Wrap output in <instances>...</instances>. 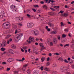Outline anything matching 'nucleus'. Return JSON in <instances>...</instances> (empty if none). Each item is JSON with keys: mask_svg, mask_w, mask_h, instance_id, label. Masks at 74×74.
Here are the masks:
<instances>
[{"mask_svg": "<svg viewBox=\"0 0 74 74\" xmlns=\"http://www.w3.org/2000/svg\"><path fill=\"white\" fill-rule=\"evenodd\" d=\"M10 10L12 11L13 12H18V9L16 8V6L14 5H12L10 7Z\"/></svg>", "mask_w": 74, "mask_h": 74, "instance_id": "f257e3e1", "label": "nucleus"}, {"mask_svg": "<svg viewBox=\"0 0 74 74\" xmlns=\"http://www.w3.org/2000/svg\"><path fill=\"white\" fill-rule=\"evenodd\" d=\"M27 42L28 44H31V42H35L34 38L32 36H31L29 38L28 40H27Z\"/></svg>", "mask_w": 74, "mask_h": 74, "instance_id": "f03ea898", "label": "nucleus"}, {"mask_svg": "<svg viewBox=\"0 0 74 74\" xmlns=\"http://www.w3.org/2000/svg\"><path fill=\"white\" fill-rule=\"evenodd\" d=\"M70 68L69 67H67L65 68V69H64L63 68V67H61L60 68V70L62 72H64V71H66V72H68L69 71H70Z\"/></svg>", "mask_w": 74, "mask_h": 74, "instance_id": "7ed1b4c3", "label": "nucleus"}, {"mask_svg": "<svg viewBox=\"0 0 74 74\" xmlns=\"http://www.w3.org/2000/svg\"><path fill=\"white\" fill-rule=\"evenodd\" d=\"M11 25L10 23L9 22L5 23H3V24L2 25L3 27H4V28H8L10 27V26Z\"/></svg>", "mask_w": 74, "mask_h": 74, "instance_id": "20e7f679", "label": "nucleus"}, {"mask_svg": "<svg viewBox=\"0 0 74 74\" xmlns=\"http://www.w3.org/2000/svg\"><path fill=\"white\" fill-rule=\"evenodd\" d=\"M32 33H34L35 36H37L40 34V32L38 31L36 29H34L32 31Z\"/></svg>", "mask_w": 74, "mask_h": 74, "instance_id": "39448f33", "label": "nucleus"}, {"mask_svg": "<svg viewBox=\"0 0 74 74\" xmlns=\"http://www.w3.org/2000/svg\"><path fill=\"white\" fill-rule=\"evenodd\" d=\"M21 38L20 36V35L19 34H17L15 36L14 38V39L15 41H17V40H20Z\"/></svg>", "mask_w": 74, "mask_h": 74, "instance_id": "423d86ee", "label": "nucleus"}, {"mask_svg": "<svg viewBox=\"0 0 74 74\" xmlns=\"http://www.w3.org/2000/svg\"><path fill=\"white\" fill-rule=\"evenodd\" d=\"M34 26V24L33 23H28L27 24V26L29 28H32Z\"/></svg>", "mask_w": 74, "mask_h": 74, "instance_id": "0eeeda50", "label": "nucleus"}, {"mask_svg": "<svg viewBox=\"0 0 74 74\" xmlns=\"http://www.w3.org/2000/svg\"><path fill=\"white\" fill-rule=\"evenodd\" d=\"M0 14L1 15H0V18L1 19V18H3V16H4V14H5L4 10L2 11L0 13Z\"/></svg>", "mask_w": 74, "mask_h": 74, "instance_id": "6e6552de", "label": "nucleus"}, {"mask_svg": "<svg viewBox=\"0 0 74 74\" xmlns=\"http://www.w3.org/2000/svg\"><path fill=\"white\" fill-rule=\"evenodd\" d=\"M16 21H18V22H20L21 20H23V18L21 17H17L16 18Z\"/></svg>", "mask_w": 74, "mask_h": 74, "instance_id": "1a4fd4ad", "label": "nucleus"}, {"mask_svg": "<svg viewBox=\"0 0 74 74\" xmlns=\"http://www.w3.org/2000/svg\"><path fill=\"white\" fill-rule=\"evenodd\" d=\"M15 60V59L14 58H10L8 59L7 61L9 63H11V62H13Z\"/></svg>", "mask_w": 74, "mask_h": 74, "instance_id": "9d476101", "label": "nucleus"}, {"mask_svg": "<svg viewBox=\"0 0 74 74\" xmlns=\"http://www.w3.org/2000/svg\"><path fill=\"white\" fill-rule=\"evenodd\" d=\"M21 29H17L15 30V34H17V33H19L21 32Z\"/></svg>", "mask_w": 74, "mask_h": 74, "instance_id": "9b49d317", "label": "nucleus"}, {"mask_svg": "<svg viewBox=\"0 0 74 74\" xmlns=\"http://www.w3.org/2000/svg\"><path fill=\"white\" fill-rule=\"evenodd\" d=\"M9 52L11 54H14V53H15V52L14 50L12 49H10L9 50Z\"/></svg>", "mask_w": 74, "mask_h": 74, "instance_id": "f8f14e48", "label": "nucleus"}, {"mask_svg": "<svg viewBox=\"0 0 74 74\" xmlns=\"http://www.w3.org/2000/svg\"><path fill=\"white\" fill-rule=\"evenodd\" d=\"M53 42L55 44H57L58 43V39L56 38H54L53 40Z\"/></svg>", "mask_w": 74, "mask_h": 74, "instance_id": "ddd939ff", "label": "nucleus"}, {"mask_svg": "<svg viewBox=\"0 0 74 74\" xmlns=\"http://www.w3.org/2000/svg\"><path fill=\"white\" fill-rule=\"evenodd\" d=\"M44 70L45 71H50L51 69L48 68L47 67H45L44 68Z\"/></svg>", "mask_w": 74, "mask_h": 74, "instance_id": "4468645a", "label": "nucleus"}, {"mask_svg": "<svg viewBox=\"0 0 74 74\" xmlns=\"http://www.w3.org/2000/svg\"><path fill=\"white\" fill-rule=\"evenodd\" d=\"M21 71L23 73H26V68L23 67L21 68Z\"/></svg>", "mask_w": 74, "mask_h": 74, "instance_id": "2eb2a0df", "label": "nucleus"}, {"mask_svg": "<svg viewBox=\"0 0 74 74\" xmlns=\"http://www.w3.org/2000/svg\"><path fill=\"white\" fill-rule=\"evenodd\" d=\"M7 44L5 42H3L2 44H1V47H5L7 45Z\"/></svg>", "mask_w": 74, "mask_h": 74, "instance_id": "dca6fc26", "label": "nucleus"}, {"mask_svg": "<svg viewBox=\"0 0 74 74\" xmlns=\"http://www.w3.org/2000/svg\"><path fill=\"white\" fill-rule=\"evenodd\" d=\"M39 73L38 70H35L34 71L33 74H38Z\"/></svg>", "mask_w": 74, "mask_h": 74, "instance_id": "f3484780", "label": "nucleus"}, {"mask_svg": "<svg viewBox=\"0 0 74 74\" xmlns=\"http://www.w3.org/2000/svg\"><path fill=\"white\" fill-rule=\"evenodd\" d=\"M48 14L51 16H53L55 15V14L53 12H49L48 13Z\"/></svg>", "mask_w": 74, "mask_h": 74, "instance_id": "a211bd4d", "label": "nucleus"}, {"mask_svg": "<svg viewBox=\"0 0 74 74\" xmlns=\"http://www.w3.org/2000/svg\"><path fill=\"white\" fill-rule=\"evenodd\" d=\"M17 24L18 25V27L19 28H21V27H22V26H23V25H22V24L21 23H18Z\"/></svg>", "mask_w": 74, "mask_h": 74, "instance_id": "6ab92c4d", "label": "nucleus"}, {"mask_svg": "<svg viewBox=\"0 0 74 74\" xmlns=\"http://www.w3.org/2000/svg\"><path fill=\"white\" fill-rule=\"evenodd\" d=\"M11 47L12 49H15L16 48V46L14 44L11 45Z\"/></svg>", "mask_w": 74, "mask_h": 74, "instance_id": "aec40b11", "label": "nucleus"}, {"mask_svg": "<svg viewBox=\"0 0 74 74\" xmlns=\"http://www.w3.org/2000/svg\"><path fill=\"white\" fill-rule=\"evenodd\" d=\"M61 16H68V14L65 13L64 14H62L61 15Z\"/></svg>", "mask_w": 74, "mask_h": 74, "instance_id": "412c9836", "label": "nucleus"}, {"mask_svg": "<svg viewBox=\"0 0 74 74\" xmlns=\"http://www.w3.org/2000/svg\"><path fill=\"white\" fill-rule=\"evenodd\" d=\"M48 44L50 46H53V43L52 42H50L48 43Z\"/></svg>", "mask_w": 74, "mask_h": 74, "instance_id": "4be33fe9", "label": "nucleus"}, {"mask_svg": "<svg viewBox=\"0 0 74 74\" xmlns=\"http://www.w3.org/2000/svg\"><path fill=\"white\" fill-rule=\"evenodd\" d=\"M57 66L56 64L55 63H54L52 65L51 67H56Z\"/></svg>", "mask_w": 74, "mask_h": 74, "instance_id": "5701e85b", "label": "nucleus"}, {"mask_svg": "<svg viewBox=\"0 0 74 74\" xmlns=\"http://www.w3.org/2000/svg\"><path fill=\"white\" fill-rule=\"evenodd\" d=\"M11 36V35H7L6 36L5 38V39H8V38H10Z\"/></svg>", "mask_w": 74, "mask_h": 74, "instance_id": "b1692460", "label": "nucleus"}, {"mask_svg": "<svg viewBox=\"0 0 74 74\" xmlns=\"http://www.w3.org/2000/svg\"><path fill=\"white\" fill-rule=\"evenodd\" d=\"M41 60L42 62H43L44 60H45V57H42L41 58Z\"/></svg>", "mask_w": 74, "mask_h": 74, "instance_id": "393cba45", "label": "nucleus"}, {"mask_svg": "<svg viewBox=\"0 0 74 74\" xmlns=\"http://www.w3.org/2000/svg\"><path fill=\"white\" fill-rule=\"evenodd\" d=\"M12 27L14 29H16V26L14 24H13L12 25Z\"/></svg>", "mask_w": 74, "mask_h": 74, "instance_id": "a878e982", "label": "nucleus"}, {"mask_svg": "<svg viewBox=\"0 0 74 74\" xmlns=\"http://www.w3.org/2000/svg\"><path fill=\"white\" fill-rule=\"evenodd\" d=\"M58 60H60V61H61V62H63V61H64V60H63V58H60Z\"/></svg>", "mask_w": 74, "mask_h": 74, "instance_id": "bb28decb", "label": "nucleus"}, {"mask_svg": "<svg viewBox=\"0 0 74 74\" xmlns=\"http://www.w3.org/2000/svg\"><path fill=\"white\" fill-rule=\"evenodd\" d=\"M39 45L40 47H44V45L42 43H40L39 44Z\"/></svg>", "mask_w": 74, "mask_h": 74, "instance_id": "cd10ccee", "label": "nucleus"}, {"mask_svg": "<svg viewBox=\"0 0 74 74\" xmlns=\"http://www.w3.org/2000/svg\"><path fill=\"white\" fill-rule=\"evenodd\" d=\"M32 64H34L35 65H38V63L37 62H32Z\"/></svg>", "mask_w": 74, "mask_h": 74, "instance_id": "c85d7f7f", "label": "nucleus"}, {"mask_svg": "<svg viewBox=\"0 0 74 74\" xmlns=\"http://www.w3.org/2000/svg\"><path fill=\"white\" fill-rule=\"evenodd\" d=\"M27 72L28 74H30L31 73V71L30 70L28 69L27 70Z\"/></svg>", "mask_w": 74, "mask_h": 74, "instance_id": "c756f323", "label": "nucleus"}, {"mask_svg": "<svg viewBox=\"0 0 74 74\" xmlns=\"http://www.w3.org/2000/svg\"><path fill=\"white\" fill-rule=\"evenodd\" d=\"M23 48L24 50H26V49H27V46H25L23 47Z\"/></svg>", "mask_w": 74, "mask_h": 74, "instance_id": "7c9ffc66", "label": "nucleus"}, {"mask_svg": "<svg viewBox=\"0 0 74 74\" xmlns=\"http://www.w3.org/2000/svg\"><path fill=\"white\" fill-rule=\"evenodd\" d=\"M66 25V24L64 23H63L62 22H61V26H64Z\"/></svg>", "mask_w": 74, "mask_h": 74, "instance_id": "2f4dec72", "label": "nucleus"}, {"mask_svg": "<svg viewBox=\"0 0 74 74\" xmlns=\"http://www.w3.org/2000/svg\"><path fill=\"white\" fill-rule=\"evenodd\" d=\"M27 66H28V64H27L24 65L23 66V67L24 68H25L26 67H27Z\"/></svg>", "mask_w": 74, "mask_h": 74, "instance_id": "473e14b6", "label": "nucleus"}, {"mask_svg": "<svg viewBox=\"0 0 74 74\" xmlns=\"http://www.w3.org/2000/svg\"><path fill=\"white\" fill-rule=\"evenodd\" d=\"M13 73L14 74H18V71H13Z\"/></svg>", "mask_w": 74, "mask_h": 74, "instance_id": "72a5a7b5", "label": "nucleus"}, {"mask_svg": "<svg viewBox=\"0 0 74 74\" xmlns=\"http://www.w3.org/2000/svg\"><path fill=\"white\" fill-rule=\"evenodd\" d=\"M66 37V35L65 34H63L62 35V38H65Z\"/></svg>", "mask_w": 74, "mask_h": 74, "instance_id": "f704fd0d", "label": "nucleus"}, {"mask_svg": "<svg viewBox=\"0 0 74 74\" xmlns=\"http://www.w3.org/2000/svg\"><path fill=\"white\" fill-rule=\"evenodd\" d=\"M44 68V66H42L39 69H40L41 71H42L43 70V68Z\"/></svg>", "mask_w": 74, "mask_h": 74, "instance_id": "c9c22d12", "label": "nucleus"}, {"mask_svg": "<svg viewBox=\"0 0 74 74\" xmlns=\"http://www.w3.org/2000/svg\"><path fill=\"white\" fill-rule=\"evenodd\" d=\"M64 31L65 33H67V32H69V30H68V29H64Z\"/></svg>", "mask_w": 74, "mask_h": 74, "instance_id": "e433bc0d", "label": "nucleus"}, {"mask_svg": "<svg viewBox=\"0 0 74 74\" xmlns=\"http://www.w3.org/2000/svg\"><path fill=\"white\" fill-rule=\"evenodd\" d=\"M63 12H64V11L61 10L58 13V14H63Z\"/></svg>", "mask_w": 74, "mask_h": 74, "instance_id": "4c0bfd02", "label": "nucleus"}, {"mask_svg": "<svg viewBox=\"0 0 74 74\" xmlns=\"http://www.w3.org/2000/svg\"><path fill=\"white\" fill-rule=\"evenodd\" d=\"M25 60V58L24 57H23L22 58V59L21 60V62H23L24 60Z\"/></svg>", "mask_w": 74, "mask_h": 74, "instance_id": "58836bf2", "label": "nucleus"}, {"mask_svg": "<svg viewBox=\"0 0 74 74\" xmlns=\"http://www.w3.org/2000/svg\"><path fill=\"white\" fill-rule=\"evenodd\" d=\"M33 6L34 7H35V8H36V7L37 8H39V6H38V5H34Z\"/></svg>", "mask_w": 74, "mask_h": 74, "instance_id": "ea45409f", "label": "nucleus"}, {"mask_svg": "<svg viewBox=\"0 0 74 74\" xmlns=\"http://www.w3.org/2000/svg\"><path fill=\"white\" fill-rule=\"evenodd\" d=\"M2 51H4L5 50V48H4L2 47L1 49Z\"/></svg>", "mask_w": 74, "mask_h": 74, "instance_id": "a19ab883", "label": "nucleus"}, {"mask_svg": "<svg viewBox=\"0 0 74 74\" xmlns=\"http://www.w3.org/2000/svg\"><path fill=\"white\" fill-rule=\"evenodd\" d=\"M50 65V63L49 62L46 63V66H49Z\"/></svg>", "mask_w": 74, "mask_h": 74, "instance_id": "79ce46f5", "label": "nucleus"}, {"mask_svg": "<svg viewBox=\"0 0 74 74\" xmlns=\"http://www.w3.org/2000/svg\"><path fill=\"white\" fill-rule=\"evenodd\" d=\"M42 74H47V73L45 71H43L42 72Z\"/></svg>", "mask_w": 74, "mask_h": 74, "instance_id": "37998d69", "label": "nucleus"}, {"mask_svg": "<svg viewBox=\"0 0 74 74\" xmlns=\"http://www.w3.org/2000/svg\"><path fill=\"white\" fill-rule=\"evenodd\" d=\"M43 8H45V9H46L47 10V6L45 5H44L43 6Z\"/></svg>", "mask_w": 74, "mask_h": 74, "instance_id": "c03bdc74", "label": "nucleus"}, {"mask_svg": "<svg viewBox=\"0 0 74 74\" xmlns=\"http://www.w3.org/2000/svg\"><path fill=\"white\" fill-rule=\"evenodd\" d=\"M4 68L3 66H1L0 68V70H3Z\"/></svg>", "mask_w": 74, "mask_h": 74, "instance_id": "a18cd8bd", "label": "nucleus"}, {"mask_svg": "<svg viewBox=\"0 0 74 74\" xmlns=\"http://www.w3.org/2000/svg\"><path fill=\"white\" fill-rule=\"evenodd\" d=\"M18 34L19 35L21 38L22 36H23V34L22 33H21L19 34Z\"/></svg>", "mask_w": 74, "mask_h": 74, "instance_id": "49530a36", "label": "nucleus"}, {"mask_svg": "<svg viewBox=\"0 0 74 74\" xmlns=\"http://www.w3.org/2000/svg\"><path fill=\"white\" fill-rule=\"evenodd\" d=\"M57 38L58 40H60V35L58 36Z\"/></svg>", "mask_w": 74, "mask_h": 74, "instance_id": "de8ad7c7", "label": "nucleus"}, {"mask_svg": "<svg viewBox=\"0 0 74 74\" xmlns=\"http://www.w3.org/2000/svg\"><path fill=\"white\" fill-rule=\"evenodd\" d=\"M65 74H71V73L69 71L66 72L65 73Z\"/></svg>", "mask_w": 74, "mask_h": 74, "instance_id": "09e8293b", "label": "nucleus"}, {"mask_svg": "<svg viewBox=\"0 0 74 74\" xmlns=\"http://www.w3.org/2000/svg\"><path fill=\"white\" fill-rule=\"evenodd\" d=\"M64 62L65 63H68V61H67V60L66 59H65L64 60Z\"/></svg>", "mask_w": 74, "mask_h": 74, "instance_id": "8fccbe9b", "label": "nucleus"}, {"mask_svg": "<svg viewBox=\"0 0 74 74\" xmlns=\"http://www.w3.org/2000/svg\"><path fill=\"white\" fill-rule=\"evenodd\" d=\"M52 33H53V34H56V33H57V32H56L55 31H54L52 32Z\"/></svg>", "mask_w": 74, "mask_h": 74, "instance_id": "3c124183", "label": "nucleus"}, {"mask_svg": "<svg viewBox=\"0 0 74 74\" xmlns=\"http://www.w3.org/2000/svg\"><path fill=\"white\" fill-rule=\"evenodd\" d=\"M69 46V44H67L64 45V47H68Z\"/></svg>", "mask_w": 74, "mask_h": 74, "instance_id": "603ef678", "label": "nucleus"}, {"mask_svg": "<svg viewBox=\"0 0 74 74\" xmlns=\"http://www.w3.org/2000/svg\"><path fill=\"white\" fill-rule=\"evenodd\" d=\"M59 6H55L54 7V8H56V9H58L59 8Z\"/></svg>", "mask_w": 74, "mask_h": 74, "instance_id": "864d4df0", "label": "nucleus"}, {"mask_svg": "<svg viewBox=\"0 0 74 74\" xmlns=\"http://www.w3.org/2000/svg\"><path fill=\"white\" fill-rule=\"evenodd\" d=\"M10 68H7V70H6V71H10Z\"/></svg>", "mask_w": 74, "mask_h": 74, "instance_id": "5fc2aeb1", "label": "nucleus"}, {"mask_svg": "<svg viewBox=\"0 0 74 74\" xmlns=\"http://www.w3.org/2000/svg\"><path fill=\"white\" fill-rule=\"evenodd\" d=\"M71 67L72 68V69H74V64L72 65Z\"/></svg>", "mask_w": 74, "mask_h": 74, "instance_id": "6e6d98bb", "label": "nucleus"}, {"mask_svg": "<svg viewBox=\"0 0 74 74\" xmlns=\"http://www.w3.org/2000/svg\"><path fill=\"white\" fill-rule=\"evenodd\" d=\"M27 17H28V18H30V15L29 14H27Z\"/></svg>", "mask_w": 74, "mask_h": 74, "instance_id": "4d7b16f0", "label": "nucleus"}, {"mask_svg": "<svg viewBox=\"0 0 74 74\" xmlns=\"http://www.w3.org/2000/svg\"><path fill=\"white\" fill-rule=\"evenodd\" d=\"M50 58L49 57H48L47 58V62H49V61Z\"/></svg>", "mask_w": 74, "mask_h": 74, "instance_id": "13d9d810", "label": "nucleus"}, {"mask_svg": "<svg viewBox=\"0 0 74 74\" xmlns=\"http://www.w3.org/2000/svg\"><path fill=\"white\" fill-rule=\"evenodd\" d=\"M37 12L38 13H41V11L40 10H38L37 11Z\"/></svg>", "mask_w": 74, "mask_h": 74, "instance_id": "bf43d9fd", "label": "nucleus"}, {"mask_svg": "<svg viewBox=\"0 0 74 74\" xmlns=\"http://www.w3.org/2000/svg\"><path fill=\"white\" fill-rule=\"evenodd\" d=\"M50 9L52 11H56V10H55V9H53L52 8H51Z\"/></svg>", "mask_w": 74, "mask_h": 74, "instance_id": "052dcab7", "label": "nucleus"}, {"mask_svg": "<svg viewBox=\"0 0 74 74\" xmlns=\"http://www.w3.org/2000/svg\"><path fill=\"white\" fill-rule=\"evenodd\" d=\"M53 74H56L57 73V72L56 71H54L52 73Z\"/></svg>", "mask_w": 74, "mask_h": 74, "instance_id": "680f3d73", "label": "nucleus"}, {"mask_svg": "<svg viewBox=\"0 0 74 74\" xmlns=\"http://www.w3.org/2000/svg\"><path fill=\"white\" fill-rule=\"evenodd\" d=\"M54 55H60V54H59V53H55L54 54Z\"/></svg>", "mask_w": 74, "mask_h": 74, "instance_id": "e2e57ef3", "label": "nucleus"}, {"mask_svg": "<svg viewBox=\"0 0 74 74\" xmlns=\"http://www.w3.org/2000/svg\"><path fill=\"white\" fill-rule=\"evenodd\" d=\"M32 10L35 12H36V9H32Z\"/></svg>", "mask_w": 74, "mask_h": 74, "instance_id": "0e129e2a", "label": "nucleus"}, {"mask_svg": "<svg viewBox=\"0 0 74 74\" xmlns=\"http://www.w3.org/2000/svg\"><path fill=\"white\" fill-rule=\"evenodd\" d=\"M6 54L8 56H10V54L8 52Z\"/></svg>", "mask_w": 74, "mask_h": 74, "instance_id": "69168bd1", "label": "nucleus"}, {"mask_svg": "<svg viewBox=\"0 0 74 74\" xmlns=\"http://www.w3.org/2000/svg\"><path fill=\"white\" fill-rule=\"evenodd\" d=\"M49 56H52V53H50L49 54Z\"/></svg>", "mask_w": 74, "mask_h": 74, "instance_id": "338daca9", "label": "nucleus"}, {"mask_svg": "<svg viewBox=\"0 0 74 74\" xmlns=\"http://www.w3.org/2000/svg\"><path fill=\"white\" fill-rule=\"evenodd\" d=\"M7 64V63L5 62H2L3 64Z\"/></svg>", "mask_w": 74, "mask_h": 74, "instance_id": "774afa93", "label": "nucleus"}]
</instances>
